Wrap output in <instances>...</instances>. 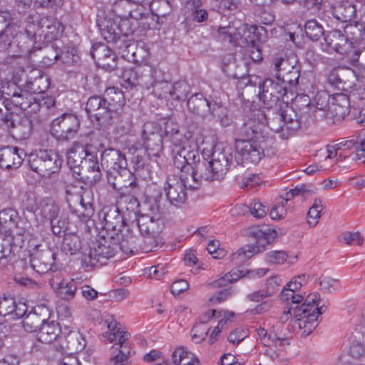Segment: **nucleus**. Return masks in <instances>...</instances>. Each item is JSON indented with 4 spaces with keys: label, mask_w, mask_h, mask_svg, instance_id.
<instances>
[{
    "label": "nucleus",
    "mask_w": 365,
    "mask_h": 365,
    "mask_svg": "<svg viewBox=\"0 0 365 365\" xmlns=\"http://www.w3.org/2000/svg\"><path fill=\"white\" fill-rule=\"evenodd\" d=\"M103 98L109 105L110 110H113L114 113L120 109L125 103L123 92L115 87L106 88Z\"/></svg>",
    "instance_id": "nucleus-48"
},
{
    "label": "nucleus",
    "mask_w": 365,
    "mask_h": 365,
    "mask_svg": "<svg viewBox=\"0 0 365 365\" xmlns=\"http://www.w3.org/2000/svg\"><path fill=\"white\" fill-rule=\"evenodd\" d=\"M86 110L90 118L95 120L101 125L110 123L115 114L113 110H110L109 105L105 98L98 96L88 98Z\"/></svg>",
    "instance_id": "nucleus-16"
},
{
    "label": "nucleus",
    "mask_w": 365,
    "mask_h": 365,
    "mask_svg": "<svg viewBox=\"0 0 365 365\" xmlns=\"http://www.w3.org/2000/svg\"><path fill=\"white\" fill-rule=\"evenodd\" d=\"M331 12L334 17L337 20L342 22H348L355 17L356 10L354 4L345 1L334 6L332 8Z\"/></svg>",
    "instance_id": "nucleus-46"
},
{
    "label": "nucleus",
    "mask_w": 365,
    "mask_h": 365,
    "mask_svg": "<svg viewBox=\"0 0 365 365\" xmlns=\"http://www.w3.org/2000/svg\"><path fill=\"white\" fill-rule=\"evenodd\" d=\"M121 85L125 88L135 87L142 85L146 86V83H142V77H140L138 71L133 68H126L121 74Z\"/></svg>",
    "instance_id": "nucleus-56"
},
{
    "label": "nucleus",
    "mask_w": 365,
    "mask_h": 365,
    "mask_svg": "<svg viewBox=\"0 0 365 365\" xmlns=\"http://www.w3.org/2000/svg\"><path fill=\"white\" fill-rule=\"evenodd\" d=\"M310 101L307 96L297 97L292 106L287 104L281 110L287 132L297 130L301 126L302 118L307 113Z\"/></svg>",
    "instance_id": "nucleus-10"
},
{
    "label": "nucleus",
    "mask_w": 365,
    "mask_h": 365,
    "mask_svg": "<svg viewBox=\"0 0 365 365\" xmlns=\"http://www.w3.org/2000/svg\"><path fill=\"white\" fill-rule=\"evenodd\" d=\"M63 24L56 18L43 16L41 19V32L39 36H43L46 41L57 39L63 32Z\"/></svg>",
    "instance_id": "nucleus-38"
},
{
    "label": "nucleus",
    "mask_w": 365,
    "mask_h": 365,
    "mask_svg": "<svg viewBox=\"0 0 365 365\" xmlns=\"http://www.w3.org/2000/svg\"><path fill=\"white\" fill-rule=\"evenodd\" d=\"M133 239L130 237V241L123 239L119 244L114 240L101 237L92 242L82 252V261L86 266L94 267L98 263H104L105 259L113 257L118 248L122 250L125 253L133 252Z\"/></svg>",
    "instance_id": "nucleus-2"
},
{
    "label": "nucleus",
    "mask_w": 365,
    "mask_h": 365,
    "mask_svg": "<svg viewBox=\"0 0 365 365\" xmlns=\"http://www.w3.org/2000/svg\"><path fill=\"white\" fill-rule=\"evenodd\" d=\"M266 116L261 110L253 112L240 128V135L245 140H261L272 143L266 132Z\"/></svg>",
    "instance_id": "nucleus-8"
},
{
    "label": "nucleus",
    "mask_w": 365,
    "mask_h": 365,
    "mask_svg": "<svg viewBox=\"0 0 365 365\" xmlns=\"http://www.w3.org/2000/svg\"><path fill=\"white\" fill-rule=\"evenodd\" d=\"M118 24L120 37L121 36H128L133 34L138 27H141L138 21L133 20L128 16L118 19Z\"/></svg>",
    "instance_id": "nucleus-60"
},
{
    "label": "nucleus",
    "mask_w": 365,
    "mask_h": 365,
    "mask_svg": "<svg viewBox=\"0 0 365 365\" xmlns=\"http://www.w3.org/2000/svg\"><path fill=\"white\" fill-rule=\"evenodd\" d=\"M187 107L190 112L202 118L215 115V110L221 108L216 103L212 104L201 94L192 96L187 101Z\"/></svg>",
    "instance_id": "nucleus-24"
},
{
    "label": "nucleus",
    "mask_w": 365,
    "mask_h": 365,
    "mask_svg": "<svg viewBox=\"0 0 365 365\" xmlns=\"http://www.w3.org/2000/svg\"><path fill=\"white\" fill-rule=\"evenodd\" d=\"M266 126L269 127L275 133H282L281 136L283 138H288V132H284L286 129L281 111L275 113L274 116L271 119L266 118Z\"/></svg>",
    "instance_id": "nucleus-62"
},
{
    "label": "nucleus",
    "mask_w": 365,
    "mask_h": 365,
    "mask_svg": "<svg viewBox=\"0 0 365 365\" xmlns=\"http://www.w3.org/2000/svg\"><path fill=\"white\" fill-rule=\"evenodd\" d=\"M304 31L309 38L316 41L319 40L324 34L322 26L315 19H311L306 22Z\"/></svg>",
    "instance_id": "nucleus-59"
},
{
    "label": "nucleus",
    "mask_w": 365,
    "mask_h": 365,
    "mask_svg": "<svg viewBox=\"0 0 365 365\" xmlns=\"http://www.w3.org/2000/svg\"><path fill=\"white\" fill-rule=\"evenodd\" d=\"M164 130L165 137L169 138L172 145L184 140V134L180 133L179 125L177 123L168 120L165 123Z\"/></svg>",
    "instance_id": "nucleus-61"
},
{
    "label": "nucleus",
    "mask_w": 365,
    "mask_h": 365,
    "mask_svg": "<svg viewBox=\"0 0 365 365\" xmlns=\"http://www.w3.org/2000/svg\"><path fill=\"white\" fill-rule=\"evenodd\" d=\"M80 126V120L76 115L65 113L51 122L50 132L58 141H68L76 136Z\"/></svg>",
    "instance_id": "nucleus-9"
},
{
    "label": "nucleus",
    "mask_w": 365,
    "mask_h": 365,
    "mask_svg": "<svg viewBox=\"0 0 365 365\" xmlns=\"http://www.w3.org/2000/svg\"><path fill=\"white\" fill-rule=\"evenodd\" d=\"M142 138L149 155L158 156L163 150V136L157 123L148 121L144 123Z\"/></svg>",
    "instance_id": "nucleus-18"
},
{
    "label": "nucleus",
    "mask_w": 365,
    "mask_h": 365,
    "mask_svg": "<svg viewBox=\"0 0 365 365\" xmlns=\"http://www.w3.org/2000/svg\"><path fill=\"white\" fill-rule=\"evenodd\" d=\"M357 80L355 71L346 66H336L327 74V82L329 86L340 91H348Z\"/></svg>",
    "instance_id": "nucleus-17"
},
{
    "label": "nucleus",
    "mask_w": 365,
    "mask_h": 365,
    "mask_svg": "<svg viewBox=\"0 0 365 365\" xmlns=\"http://www.w3.org/2000/svg\"><path fill=\"white\" fill-rule=\"evenodd\" d=\"M257 334L259 336L260 341L265 346L264 351V354L272 359H278L281 351L284 349L287 339L283 337L277 336L276 334L274 336L267 334V331L262 327L257 329Z\"/></svg>",
    "instance_id": "nucleus-23"
},
{
    "label": "nucleus",
    "mask_w": 365,
    "mask_h": 365,
    "mask_svg": "<svg viewBox=\"0 0 365 365\" xmlns=\"http://www.w3.org/2000/svg\"><path fill=\"white\" fill-rule=\"evenodd\" d=\"M89 156L81 167L75 170L73 175L77 180L92 185L101 180L102 173L97 158L94 155Z\"/></svg>",
    "instance_id": "nucleus-21"
},
{
    "label": "nucleus",
    "mask_w": 365,
    "mask_h": 365,
    "mask_svg": "<svg viewBox=\"0 0 365 365\" xmlns=\"http://www.w3.org/2000/svg\"><path fill=\"white\" fill-rule=\"evenodd\" d=\"M11 125L14 135L20 140L28 138L32 133V122L27 116L15 115L11 120Z\"/></svg>",
    "instance_id": "nucleus-40"
},
{
    "label": "nucleus",
    "mask_w": 365,
    "mask_h": 365,
    "mask_svg": "<svg viewBox=\"0 0 365 365\" xmlns=\"http://www.w3.org/2000/svg\"><path fill=\"white\" fill-rule=\"evenodd\" d=\"M41 19L42 17L37 13L29 15L25 21V27L21 28V30L27 35L36 38L37 35L41 32Z\"/></svg>",
    "instance_id": "nucleus-55"
},
{
    "label": "nucleus",
    "mask_w": 365,
    "mask_h": 365,
    "mask_svg": "<svg viewBox=\"0 0 365 365\" xmlns=\"http://www.w3.org/2000/svg\"><path fill=\"white\" fill-rule=\"evenodd\" d=\"M60 51L53 45L48 46L43 48H40L34 57L41 58V63L43 66L48 67L54 63L59 58Z\"/></svg>",
    "instance_id": "nucleus-54"
},
{
    "label": "nucleus",
    "mask_w": 365,
    "mask_h": 365,
    "mask_svg": "<svg viewBox=\"0 0 365 365\" xmlns=\"http://www.w3.org/2000/svg\"><path fill=\"white\" fill-rule=\"evenodd\" d=\"M18 31L19 26L10 24L9 14L0 11V43H3V48L11 45V37Z\"/></svg>",
    "instance_id": "nucleus-37"
},
{
    "label": "nucleus",
    "mask_w": 365,
    "mask_h": 365,
    "mask_svg": "<svg viewBox=\"0 0 365 365\" xmlns=\"http://www.w3.org/2000/svg\"><path fill=\"white\" fill-rule=\"evenodd\" d=\"M30 263L36 272L44 274L51 269L53 255L48 249L36 250L30 255Z\"/></svg>",
    "instance_id": "nucleus-31"
},
{
    "label": "nucleus",
    "mask_w": 365,
    "mask_h": 365,
    "mask_svg": "<svg viewBox=\"0 0 365 365\" xmlns=\"http://www.w3.org/2000/svg\"><path fill=\"white\" fill-rule=\"evenodd\" d=\"M26 154L23 149L17 147L6 146L0 148V167L4 169L19 168Z\"/></svg>",
    "instance_id": "nucleus-25"
},
{
    "label": "nucleus",
    "mask_w": 365,
    "mask_h": 365,
    "mask_svg": "<svg viewBox=\"0 0 365 365\" xmlns=\"http://www.w3.org/2000/svg\"><path fill=\"white\" fill-rule=\"evenodd\" d=\"M51 284L55 286L54 289L57 295L66 301L72 300L78 289L76 282L73 279H62L61 282H56L53 279Z\"/></svg>",
    "instance_id": "nucleus-42"
},
{
    "label": "nucleus",
    "mask_w": 365,
    "mask_h": 365,
    "mask_svg": "<svg viewBox=\"0 0 365 365\" xmlns=\"http://www.w3.org/2000/svg\"><path fill=\"white\" fill-rule=\"evenodd\" d=\"M14 43L17 50L16 51V54L15 56L19 58L26 57L31 61L33 60V55L35 54L38 51L40 50L38 46L36 44V38L30 35H27L21 30V27L19 26V31L16 35L11 37V43ZM12 46L13 45H10Z\"/></svg>",
    "instance_id": "nucleus-22"
},
{
    "label": "nucleus",
    "mask_w": 365,
    "mask_h": 365,
    "mask_svg": "<svg viewBox=\"0 0 365 365\" xmlns=\"http://www.w3.org/2000/svg\"><path fill=\"white\" fill-rule=\"evenodd\" d=\"M172 358L175 365H200L195 355L184 347L176 349L172 354Z\"/></svg>",
    "instance_id": "nucleus-51"
},
{
    "label": "nucleus",
    "mask_w": 365,
    "mask_h": 365,
    "mask_svg": "<svg viewBox=\"0 0 365 365\" xmlns=\"http://www.w3.org/2000/svg\"><path fill=\"white\" fill-rule=\"evenodd\" d=\"M296 63L294 57L292 58H275L273 60L272 66L274 72V77L279 79L286 88L287 85H296L299 78V71Z\"/></svg>",
    "instance_id": "nucleus-12"
},
{
    "label": "nucleus",
    "mask_w": 365,
    "mask_h": 365,
    "mask_svg": "<svg viewBox=\"0 0 365 365\" xmlns=\"http://www.w3.org/2000/svg\"><path fill=\"white\" fill-rule=\"evenodd\" d=\"M250 235L256 240V243L245 245L232 254L230 259L236 264L241 263L255 255L264 252L266 246L275 238L276 231L267 226H261L253 228L250 232Z\"/></svg>",
    "instance_id": "nucleus-3"
},
{
    "label": "nucleus",
    "mask_w": 365,
    "mask_h": 365,
    "mask_svg": "<svg viewBox=\"0 0 365 365\" xmlns=\"http://www.w3.org/2000/svg\"><path fill=\"white\" fill-rule=\"evenodd\" d=\"M128 16L138 21L143 30L155 27L156 19L151 15L150 3L135 4L133 7L128 9Z\"/></svg>",
    "instance_id": "nucleus-27"
},
{
    "label": "nucleus",
    "mask_w": 365,
    "mask_h": 365,
    "mask_svg": "<svg viewBox=\"0 0 365 365\" xmlns=\"http://www.w3.org/2000/svg\"><path fill=\"white\" fill-rule=\"evenodd\" d=\"M155 208H152V214L140 215L137 224L140 233L145 237L149 245L143 248L145 252H150L157 246L158 237L162 230L160 213L163 212L158 201H155Z\"/></svg>",
    "instance_id": "nucleus-4"
},
{
    "label": "nucleus",
    "mask_w": 365,
    "mask_h": 365,
    "mask_svg": "<svg viewBox=\"0 0 365 365\" xmlns=\"http://www.w3.org/2000/svg\"><path fill=\"white\" fill-rule=\"evenodd\" d=\"M24 243V238L0 232V259L6 258L10 254L18 252Z\"/></svg>",
    "instance_id": "nucleus-36"
},
{
    "label": "nucleus",
    "mask_w": 365,
    "mask_h": 365,
    "mask_svg": "<svg viewBox=\"0 0 365 365\" xmlns=\"http://www.w3.org/2000/svg\"><path fill=\"white\" fill-rule=\"evenodd\" d=\"M102 165H106L110 170H118L125 168L127 165L126 158L124 154L115 149L104 150L101 155Z\"/></svg>",
    "instance_id": "nucleus-39"
},
{
    "label": "nucleus",
    "mask_w": 365,
    "mask_h": 365,
    "mask_svg": "<svg viewBox=\"0 0 365 365\" xmlns=\"http://www.w3.org/2000/svg\"><path fill=\"white\" fill-rule=\"evenodd\" d=\"M149 77L152 79L150 82H148L146 87L149 88L153 87V93L158 98L165 99L167 101L171 98L172 84L161 79L162 73L160 71L150 68L149 71Z\"/></svg>",
    "instance_id": "nucleus-26"
},
{
    "label": "nucleus",
    "mask_w": 365,
    "mask_h": 365,
    "mask_svg": "<svg viewBox=\"0 0 365 365\" xmlns=\"http://www.w3.org/2000/svg\"><path fill=\"white\" fill-rule=\"evenodd\" d=\"M237 23L238 21H234L226 26H220L217 31L219 38L222 41L237 46L238 38H240L238 36L240 35V33H238L239 24Z\"/></svg>",
    "instance_id": "nucleus-49"
},
{
    "label": "nucleus",
    "mask_w": 365,
    "mask_h": 365,
    "mask_svg": "<svg viewBox=\"0 0 365 365\" xmlns=\"http://www.w3.org/2000/svg\"><path fill=\"white\" fill-rule=\"evenodd\" d=\"M320 295L317 293L309 294L301 306L290 307L284 310L279 321L285 323L293 316L290 325L293 331L303 337L309 336L318 326V317L323 313L322 307H319Z\"/></svg>",
    "instance_id": "nucleus-1"
},
{
    "label": "nucleus",
    "mask_w": 365,
    "mask_h": 365,
    "mask_svg": "<svg viewBox=\"0 0 365 365\" xmlns=\"http://www.w3.org/2000/svg\"><path fill=\"white\" fill-rule=\"evenodd\" d=\"M237 24H239L238 33H240L237 46L247 47L259 43V38L257 34V26H248L240 21H238Z\"/></svg>",
    "instance_id": "nucleus-43"
},
{
    "label": "nucleus",
    "mask_w": 365,
    "mask_h": 365,
    "mask_svg": "<svg viewBox=\"0 0 365 365\" xmlns=\"http://www.w3.org/2000/svg\"><path fill=\"white\" fill-rule=\"evenodd\" d=\"M172 155L175 168L196 165L202 160L198 146L190 132L184 134V140L172 145Z\"/></svg>",
    "instance_id": "nucleus-6"
},
{
    "label": "nucleus",
    "mask_w": 365,
    "mask_h": 365,
    "mask_svg": "<svg viewBox=\"0 0 365 365\" xmlns=\"http://www.w3.org/2000/svg\"><path fill=\"white\" fill-rule=\"evenodd\" d=\"M151 15H153L156 21L159 17H165L172 11V6L168 0H154L150 3Z\"/></svg>",
    "instance_id": "nucleus-57"
},
{
    "label": "nucleus",
    "mask_w": 365,
    "mask_h": 365,
    "mask_svg": "<svg viewBox=\"0 0 365 365\" xmlns=\"http://www.w3.org/2000/svg\"><path fill=\"white\" fill-rule=\"evenodd\" d=\"M58 207L52 199H41L39 200V207L36 216L41 215L44 220H51L58 217Z\"/></svg>",
    "instance_id": "nucleus-53"
},
{
    "label": "nucleus",
    "mask_w": 365,
    "mask_h": 365,
    "mask_svg": "<svg viewBox=\"0 0 365 365\" xmlns=\"http://www.w3.org/2000/svg\"><path fill=\"white\" fill-rule=\"evenodd\" d=\"M109 342H115L110 347L109 365H126V362L130 356V346L128 339L130 334L117 333L107 335Z\"/></svg>",
    "instance_id": "nucleus-13"
},
{
    "label": "nucleus",
    "mask_w": 365,
    "mask_h": 365,
    "mask_svg": "<svg viewBox=\"0 0 365 365\" xmlns=\"http://www.w3.org/2000/svg\"><path fill=\"white\" fill-rule=\"evenodd\" d=\"M233 163L232 149L229 146H217L212 153V160L207 161L204 158L200 163L205 166V173H209L208 181L220 180L225 177Z\"/></svg>",
    "instance_id": "nucleus-5"
},
{
    "label": "nucleus",
    "mask_w": 365,
    "mask_h": 365,
    "mask_svg": "<svg viewBox=\"0 0 365 365\" xmlns=\"http://www.w3.org/2000/svg\"><path fill=\"white\" fill-rule=\"evenodd\" d=\"M29 73L25 83V88L34 95L45 92L49 88V79L38 68L28 69Z\"/></svg>",
    "instance_id": "nucleus-28"
},
{
    "label": "nucleus",
    "mask_w": 365,
    "mask_h": 365,
    "mask_svg": "<svg viewBox=\"0 0 365 365\" xmlns=\"http://www.w3.org/2000/svg\"><path fill=\"white\" fill-rule=\"evenodd\" d=\"M187 188L184 184L180 182L176 175H169L167 176L164 191L167 199L170 203L176 207H180L187 200Z\"/></svg>",
    "instance_id": "nucleus-20"
},
{
    "label": "nucleus",
    "mask_w": 365,
    "mask_h": 365,
    "mask_svg": "<svg viewBox=\"0 0 365 365\" xmlns=\"http://www.w3.org/2000/svg\"><path fill=\"white\" fill-rule=\"evenodd\" d=\"M63 248L66 254L73 255L81 251L82 253L86 247H81V240L77 235H68L64 238Z\"/></svg>",
    "instance_id": "nucleus-58"
},
{
    "label": "nucleus",
    "mask_w": 365,
    "mask_h": 365,
    "mask_svg": "<svg viewBox=\"0 0 365 365\" xmlns=\"http://www.w3.org/2000/svg\"><path fill=\"white\" fill-rule=\"evenodd\" d=\"M37 96L34 95L26 88H20V92L11 98V103L28 113H36L40 110V103L37 102Z\"/></svg>",
    "instance_id": "nucleus-29"
},
{
    "label": "nucleus",
    "mask_w": 365,
    "mask_h": 365,
    "mask_svg": "<svg viewBox=\"0 0 365 365\" xmlns=\"http://www.w3.org/2000/svg\"><path fill=\"white\" fill-rule=\"evenodd\" d=\"M29 165L32 170L43 177H50L58 172L62 160L52 150H38L28 156Z\"/></svg>",
    "instance_id": "nucleus-7"
},
{
    "label": "nucleus",
    "mask_w": 365,
    "mask_h": 365,
    "mask_svg": "<svg viewBox=\"0 0 365 365\" xmlns=\"http://www.w3.org/2000/svg\"><path fill=\"white\" fill-rule=\"evenodd\" d=\"M89 155H93L88 153L87 147L79 143H73L67 151V164L73 173L84 164V162L90 158Z\"/></svg>",
    "instance_id": "nucleus-35"
},
{
    "label": "nucleus",
    "mask_w": 365,
    "mask_h": 365,
    "mask_svg": "<svg viewBox=\"0 0 365 365\" xmlns=\"http://www.w3.org/2000/svg\"><path fill=\"white\" fill-rule=\"evenodd\" d=\"M26 222L19 218L18 214L11 209L0 211V232L22 237L26 231Z\"/></svg>",
    "instance_id": "nucleus-19"
},
{
    "label": "nucleus",
    "mask_w": 365,
    "mask_h": 365,
    "mask_svg": "<svg viewBox=\"0 0 365 365\" xmlns=\"http://www.w3.org/2000/svg\"><path fill=\"white\" fill-rule=\"evenodd\" d=\"M260 88L262 92L259 93V98L264 108H272L278 101H284L287 88L279 79L266 78Z\"/></svg>",
    "instance_id": "nucleus-11"
},
{
    "label": "nucleus",
    "mask_w": 365,
    "mask_h": 365,
    "mask_svg": "<svg viewBox=\"0 0 365 365\" xmlns=\"http://www.w3.org/2000/svg\"><path fill=\"white\" fill-rule=\"evenodd\" d=\"M20 88L15 82L1 80L0 81V93L7 101L11 102V98L20 92Z\"/></svg>",
    "instance_id": "nucleus-63"
},
{
    "label": "nucleus",
    "mask_w": 365,
    "mask_h": 365,
    "mask_svg": "<svg viewBox=\"0 0 365 365\" xmlns=\"http://www.w3.org/2000/svg\"><path fill=\"white\" fill-rule=\"evenodd\" d=\"M178 168L180 170L178 179L189 190H197L200 187L203 180L208 181V178H210L209 173H205V164L200 162L196 165H188Z\"/></svg>",
    "instance_id": "nucleus-15"
},
{
    "label": "nucleus",
    "mask_w": 365,
    "mask_h": 365,
    "mask_svg": "<svg viewBox=\"0 0 365 365\" xmlns=\"http://www.w3.org/2000/svg\"><path fill=\"white\" fill-rule=\"evenodd\" d=\"M351 100L347 95L336 93L331 97L329 112L336 120H343L349 113L351 114Z\"/></svg>",
    "instance_id": "nucleus-32"
},
{
    "label": "nucleus",
    "mask_w": 365,
    "mask_h": 365,
    "mask_svg": "<svg viewBox=\"0 0 365 365\" xmlns=\"http://www.w3.org/2000/svg\"><path fill=\"white\" fill-rule=\"evenodd\" d=\"M48 310L45 307L38 306L32 312L27 314L23 321L22 326L27 332L36 331L46 322Z\"/></svg>",
    "instance_id": "nucleus-30"
},
{
    "label": "nucleus",
    "mask_w": 365,
    "mask_h": 365,
    "mask_svg": "<svg viewBox=\"0 0 365 365\" xmlns=\"http://www.w3.org/2000/svg\"><path fill=\"white\" fill-rule=\"evenodd\" d=\"M269 143H262L261 140L239 139L235 142V148L245 162L257 164L264 156V151Z\"/></svg>",
    "instance_id": "nucleus-14"
},
{
    "label": "nucleus",
    "mask_w": 365,
    "mask_h": 365,
    "mask_svg": "<svg viewBox=\"0 0 365 365\" xmlns=\"http://www.w3.org/2000/svg\"><path fill=\"white\" fill-rule=\"evenodd\" d=\"M346 91L349 93L347 96L351 101V107L355 105L365 106V79L361 80L357 75V80L354 81V86Z\"/></svg>",
    "instance_id": "nucleus-50"
},
{
    "label": "nucleus",
    "mask_w": 365,
    "mask_h": 365,
    "mask_svg": "<svg viewBox=\"0 0 365 365\" xmlns=\"http://www.w3.org/2000/svg\"><path fill=\"white\" fill-rule=\"evenodd\" d=\"M93 58L102 68L112 71L117 68L115 54L106 45H99L93 48Z\"/></svg>",
    "instance_id": "nucleus-33"
},
{
    "label": "nucleus",
    "mask_w": 365,
    "mask_h": 365,
    "mask_svg": "<svg viewBox=\"0 0 365 365\" xmlns=\"http://www.w3.org/2000/svg\"><path fill=\"white\" fill-rule=\"evenodd\" d=\"M78 198L81 205V209L78 210L80 217L84 220L89 219L94 213L92 191L90 189L85 190Z\"/></svg>",
    "instance_id": "nucleus-52"
},
{
    "label": "nucleus",
    "mask_w": 365,
    "mask_h": 365,
    "mask_svg": "<svg viewBox=\"0 0 365 365\" xmlns=\"http://www.w3.org/2000/svg\"><path fill=\"white\" fill-rule=\"evenodd\" d=\"M65 348L71 354H76L84 349L86 341L83 336L77 330H71L65 336Z\"/></svg>",
    "instance_id": "nucleus-47"
},
{
    "label": "nucleus",
    "mask_w": 365,
    "mask_h": 365,
    "mask_svg": "<svg viewBox=\"0 0 365 365\" xmlns=\"http://www.w3.org/2000/svg\"><path fill=\"white\" fill-rule=\"evenodd\" d=\"M60 332L61 328L58 322H45L37 333V339L44 344H51L57 339Z\"/></svg>",
    "instance_id": "nucleus-44"
},
{
    "label": "nucleus",
    "mask_w": 365,
    "mask_h": 365,
    "mask_svg": "<svg viewBox=\"0 0 365 365\" xmlns=\"http://www.w3.org/2000/svg\"><path fill=\"white\" fill-rule=\"evenodd\" d=\"M329 44L336 52L344 55L349 59L355 50L351 46V43L348 41L347 37L341 34L339 31L333 34L332 38Z\"/></svg>",
    "instance_id": "nucleus-45"
},
{
    "label": "nucleus",
    "mask_w": 365,
    "mask_h": 365,
    "mask_svg": "<svg viewBox=\"0 0 365 365\" xmlns=\"http://www.w3.org/2000/svg\"><path fill=\"white\" fill-rule=\"evenodd\" d=\"M189 86L183 81H179L172 84L170 100L184 101L189 93Z\"/></svg>",
    "instance_id": "nucleus-64"
},
{
    "label": "nucleus",
    "mask_w": 365,
    "mask_h": 365,
    "mask_svg": "<svg viewBox=\"0 0 365 365\" xmlns=\"http://www.w3.org/2000/svg\"><path fill=\"white\" fill-rule=\"evenodd\" d=\"M118 18L98 17L97 25L102 37L108 42H115L120 38Z\"/></svg>",
    "instance_id": "nucleus-34"
},
{
    "label": "nucleus",
    "mask_w": 365,
    "mask_h": 365,
    "mask_svg": "<svg viewBox=\"0 0 365 365\" xmlns=\"http://www.w3.org/2000/svg\"><path fill=\"white\" fill-rule=\"evenodd\" d=\"M103 226L108 229L119 230L122 227V217L119 210L115 207H105L99 214Z\"/></svg>",
    "instance_id": "nucleus-41"
}]
</instances>
